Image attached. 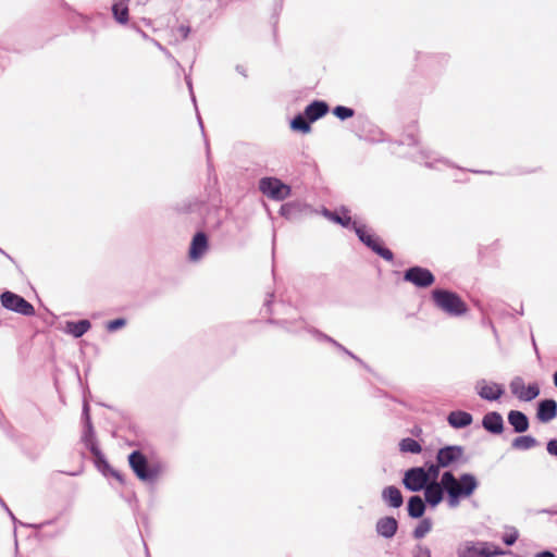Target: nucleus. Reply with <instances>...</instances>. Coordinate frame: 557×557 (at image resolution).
<instances>
[{
	"mask_svg": "<svg viewBox=\"0 0 557 557\" xmlns=\"http://www.w3.org/2000/svg\"><path fill=\"white\" fill-rule=\"evenodd\" d=\"M435 305L453 317H459L466 313L467 305L465 301L455 293L435 289L432 293Z\"/></svg>",
	"mask_w": 557,
	"mask_h": 557,
	"instance_id": "7ed1b4c3",
	"label": "nucleus"
},
{
	"mask_svg": "<svg viewBox=\"0 0 557 557\" xmlns=\"http://www.w3.org/2000/svg\"><path fill=\"white\" fill-rule=\"evenodd\" d=\"M382 498L393 508H399L403 505V495L395 486H387L382 492Z\"/></svg>",
	"mask_w": 557,
	"mask_h": 557,
	"instance_id": "412c9836",
	"label": "nucleus"
},
{
	"mask_svg": "<svg viewBox=\"0 0 557 557\" xmlns=\"http://www.w3.org/2000/svg\"><path fill=\"white\" fill-rule=\"evenodd\" d=\"M321 337H323L325 341H329V342H332L334 345H336L337 347H339L341 349H343L346 354H348L349 356H351L352 358L356 359V357L349 352L348 350H346L344 347H342L338 343H336L335 341H333L332 338L327 337L326 335H321Z\"/></svg>",
	"mask_w": 557,
	"mask_h": 557,
	"instance_id": "c9c22d12",
	"label": "nucleus"
},
{
	"mask_svg": "<svg viewBox=\"0 0 557 557\" xmlns=\"http://www.w3.org/2000/svg\"><path fill=\"white\" fill-rule=\"evenodd\" d=\"M90 326L91 324L88 320H81L78 322L69 321L65 324L64 331L67 334L78 338L83 336L90 329Z\"/></svg>",
	"mask_w": 557,
	"mask_h": 557,
	"instance_id": "5701e85b",
	"label": "nucleus"
},
{
	"mask_svg": "<svg viewBox=\"0 0 557 557\" xmlns=\"http://www.w3.org/2000/svg\"><path fill=\"white\" fill-rule=\"evenodd\" d=\"M413 557H431V552L428 547L417 546L413 552Z\"/></svg>",
	"mask_w": 557,
	"mask_h": 557,
	"instance_id": "72a5a7b5",
	"label": "nucleus"
},
{
	"mask_svg": "<svg viewBox=\"0 0 557 557\" xmlns=\"http://www.w3.org/2000/svg\"><path fill=\"white\" fill-rule=\"evenodd\" d=\"M536 445L537 441L530 435L518 436L511 443V446L518 450H528L535 447Z\"/></svg>",
	"mask_w": 557,
	"mask_h": 557,
	"instance_id": "a878e982",
	"label": "nucleus"
},
{
	"mask_svg": "<svg viewBox=\"0 0 557 557\" xmlns=\"http://www.w3.org/2000/svg\"><path fill=\"white\" fill-rule=\"evenodd\" d=\"M557 416V403L553 399L542 400L539 404L536 417L541 422H549Z\"/></svg>",
	"mask_w": 557,
	"mask_h": 557,
	"instance_id": "f3484780",
	"label": "nucleus"
},
{
	"mask_svg": "<svg viewBox=\"0 0 557 557\" xmlns=\"http://www.w3.org/2000/svg\"><path fill=\"white\" fill-rule=\"evenodd\" d=\"M445 487L443 485V475L441 476L440 482H431L424 488V498L425 502L432 506H437L444 497Z\"/></svg>",
	"mask_w": 557,
	"mask_h": 557,
	"instance_id": "4468645a",
	"label": "nucleus"
},
{
	"mask_svg": "<svg viewBox=\"0 0 557 557\" xmlns=\"http://www.w3.org/2000/svg\"><path fill=\"white\" fill-rule=\"evenodd\" d=\"M508 422L517 433L525 432L529 428L528 417L518 410H511L508 413Z\"/></svg>",
	"mask_w": 557,
	"mask_h": 557,
	"instance_id": "aec40b11",
	"label": "nucleus"
},
{
	"mask_svg": "<svg viewBox=\"0 0 557 557\" xmlns=\"http://www.w3.org/2000/svg\"><path fill=\"white\" fill-rule=\"evenodd\" d=\"M425 511V504L420 496H412L408 500V515L411 518H421Z\"/></svg>",
	"mask_w": 557,
	"mask_h": 557,
	"instance_id": "393cba45",
	"label": "nucleus"
},
{
	"mask_svg": "<svg viewBox=\"0 0 557 557\" xmlns=\"http://www.w3.org/2000/svg\"><path fill=\"white\" fill-rule=\"evenodd\" d=\"M83 418H84V421H85V430H84V434H83V442L85 443L86 447L89 448L91 454L99 461H102V455H101V453H100V450H99V448L97 446V443H96L95 432H94V428H92V424H91V421H90L89 407H88L87 403L84 404Z\"/></svg>",
	"mask_w": 557,
	"mask_h": 557,
	"instance_id": "9d476101",
	"label": "nucleus"
},
{
	"mask_svg": "<svg viewBox=\"0 0 557 557\" xmlns=\"http://www.w3.org/2000/svg\"><path fill=\"white\" fill-rule=\"evenodd\" d=\"M534 557H557L555 556L552 552L549 550H544V552H540V553H536L534 555Z\"/></svg>",
	"mask_w": 557,
	"mask_h": 557,
	"instance_id": "4c0bfd02",
	"label": "nucleus"
},
{
	"mask_svg": "<svg viewBox=\"0 0 557 557\" xmlns=\"http://www.w3.org/2000/svg\"><path fill=\"white\" fill-rule=\"evenodd\" d=\"M259 189L263 195L276 201L284 200L290 195V187L276 177L261 178Z\"/></svg>",
	"mask_w": 557,
	"mask_h": 557,
	"instance_id": "423d86ee",
	"label": "nucleus"
},
{
	"mask_svg": "<svg viewBox=\"0 0 557 557\" xmlns=\"http://www.w3.org/2000/svg\"><path fill=\"white\" fill-rule=\"evenodd\" d=\"M398 530V522L394 517H382L375 523V531L379 536L392 539Z\"/></svg>",
	"mask_w": 557,
	"mask_h": 557,
	"instance_id": "2eb2a0df",
	"label": "nucleus"
},
{
	"mask_svg": "<svg viewBox=\"0 0 557 557\" xmlns=\"http://www.w3.org/2000/svg\"><path fill=\"white\" fill-rule=\"evenodd\" d=\"M128 462L132 470L141 481L149 482L157 478L158 469L148 463L147 458L138 450L128 456Z\"/></svg>",
	"mask_w": 557,
	"mask_h": 557,
	"instance_id": "39448f33",
	"label": "nucleus"
},
{
	"mask_svg": "<svg viewBox=\"0 0 557 557\" xmlns=\"http://www.w3.org/2000/svg\"><path fill=\"white\" fill-rule=\"evenodd\" d=\"M547 451L553 456H557V440H550L547 443Z\"/></svg>",
	"mask_w": 557,
	"mask_h": 557,
	"instance_id": "f704fd0d",
	"label": "nucleus"
},
{
	"mask_svg": "<svg viewBox=\"0 0 557 557\" xmlns=\"http://www.w3.org/2000/svg\"><path fill=\"white\" fill-rule=\"evenodd\" d=\"M1 304L5 309L15 311L23 315L30 317L35 313V309L32 304L25 300L23 297L11 293L4 292L1 297Z\"/></svg>",
	"mask_w": 557,
	"mask_h": 557,
	"instance_id": "0eeeda50",
	"label": "nucleus"
},
{
	"mask_svg": "<svg viewBox=\"0 0 557 557\" xmlns=\"http://www.w3.org/2000/svg\"><path fill=\"white\" fill-rule=\"evenodd\" d=\"M112 474H113L116 479L121 480V476H120V474H119L117 472L112 471Z\"/></svg>",
	"mask_w": 557,
	"mask_h": 557,
	"instance_id": "a19ab883",
	"label": "nucleus"
},
{
	"mask_svg": "<svg viewBox=\"0 0 557 557\" xmlns=\"http://www.w3.org/2000/svg\"><path fill=\"white\" fill-rule=\"evenodd\" d=\"M322 214L334 223L341 224L345 227L352 225L359 239L371 248L379 256L387 261L393 259V253L387 248L382 247L380 239L371 234L364 226L358 225L357 222L351 221V216L348 214V210L343 209L342 213L332 212L327 209H323Z\"/></svg>",
	"mask_w": 557,
	"mask_h": 557,
	"instance_id": "f03ea898",
	"label": "nucleus"
},
{
	"mask_svg": "<svg viewBox=\"0 0 557 557\" xmlns=\"http://www.w3.org/2000/svg\"><path fill=\"white\" fill-rule=\"evenodd\" d=\"M482 425L493 434H500L504 430V420L500 413L493 411L483 417Z\"/></svg>",
	"mask_w": 557,
	"mask_h": 557,
	"instance_id": "a211bd4d",
	"label": "nucleus"
},
{
	"mask_svg": "<svg viewBox=\"0 0 557 557\" xmlns=\"http://www.w3.org/2000/svg\"><path fill=\"white\" fill-rule=\"evenodd\" d=\"M429 483L424 467L410 468L404 474L403 484L411 492L422 491Z\"/></svg>",
	"mask_w": 557,
	"mask_h": 557,
	"instance_id": "1a4fd4ad",
	"label": "nucleus"
},
{
	"mask_svg": "<svg viewBox=\"0 0 557 557\" xmlns=\"http://www.w3.org/2000/svg\"><path fill=\"white\" fill-rule=\"evenodd\" d=\"M447 421L451 428L462 429V428L470 425L472 423L473 419L469 412L456 410V411H451L448 414Z\"/></svg>",
	"mask_w": 557,
	"mask_h": 557,
	"instance_id": "6ab92c4d",
	"label": "nucleus"
},
{
	"mask_svg": "<svg viewBox=\"0 0 557 557\" xmlns=\"http://www.w3.org/2000/svg\"><path fill=\"white\" fill-rule=\"evenodd\" d=\"M290 127L301 133H308L310 131V125L302 115L295 116L290 122Z\"/></svg>",
	"mask_w": 557,
	"mask_h": 557,
	"instance_id": "c756f323",
	"label": "nucleus"
},
{
	"mask_svg": "<svg viewBox=\"0 0 557 557\" xmlns=\"http://www.w3.org/2000/svg\"><path fill=\"white\" fill-rule=\"evenodd\" d=\"M329 106L323 101H313L306 110L305 114L310 122H314L327 113Z\"/></svg>",
	"mask_w": 557,
	"mask_h": 557,
	"instance_id": "4be33fe9",
	"label": "nucleus"
},
{
	"mask_svg": "<svg viewBox=\"0 0 557 557\" xmlns=\"http://www.w3.org/2000/svg\"><path fill=\"white\" fill-rule=\"evenodd\" d=\"M443 468L442 466L436 463H426L424 467V473H426L428 481L431 482H438V475H440V469Z\"/></svg>",
	"mask_w": 557,
	"mask_h": 557,
	"instance_id": "c85d7f7f",
	"label": "nucleus"
},
{
	"mask_svg": "<svg viewBox=\"0 0 557 557\" xmlns=\"http://www.w3.org/2000/svg\"><path fill=\"white\" fill-rule=\"evenodd\" d=\"M128 1L129 0H113L112 13L120 24H125L128 21Z\"/></svg>",
	"mask_w": 557,
	"mask_h": 557,
	"instance_id": "b1692460",
	"label": "nucleus"
},
{
	"mask_svg": "<svg viewBox=\"0 0 557 557\" xmlns=\"http://www.w3.org/2000/svg\"><path fill=\"white\" fill-rule=\"evenodd\" d=\"M126 325V320L125 319H115V320H112L110 322H108L107 324V330L109 332H114V331H117L122 327H124Z\"/></svg>",
	"mask_w": 557,
	"mask_h": 557,
	"instance_id": "473e14b6",
	"label": "nucleus"
},
{
	"mask_svg": "<svg viewBox=\"0 0 557 557\" xmlns=\"http://www.w3.org/2000/svg\"><path fill=\"white\" fill-rule=\"evenodd\" d=\"M432 520L430 518L422 519L417 528L413 530V536L416 539H423L432 530Z\"/></svg>",
	"mask_w": 557,
	"mask_h": 557,
	"instance_id": "cd10ccee",
	"label": "nucleus"
},
{
	"mask_svg": "<svg viewBox=\"0 0 557 557\" xmlns=\"http://www.w3.org/2000/svg\"><path fill=\"white\" fill-rule=\"evenodd\" d=\"M139 33H140L141 37H143L145 40H149V41H150V39H151V38H149V36H148L145 32L140 30Z\"/></svg>",
	"mask_w": 557,
	"mask_h": 557,
	"instance_id": "58836bf2",
	"label": "nucleus"
},
{
	"mask_svg": "<svg viewBox=\"0 0 557 557\" xmlns=\"http://www.w3.org/2000/svg\"><path fill=\"white\" fill-rule=\"evenodd\" d=\"M187 85H188L189 89L191 90V84L189 81L187 82Z\"/></svg>",
	"mask_w": 557,
	"mask_h": 557,
	"instance_id": "79ce46f5",
	"label": "nucleus"
},
{
	"mask_svg": "<svg viewBox=\"0 0 557 557\" xmlns=\"http://www.w3.org/2000/svg\"><path fill=\"white\" fill-rule=\"evenodd\" d=\"M208 249V240L203 233H198L194 236L190 248L189 258L193 261L199 260Z\"/></svg>",
	"mask_w": 557,
	"mask_h": 557,
	"instance_id": "dca6fc26",
	"label": "nucleus"
},
{
	"mask_svg": "<svg viewBox=\"0 0 557 557\" xmlns=\"http://www.w3.org/2000/svg\"><path fill=\"white\" fill-rule=\"evenodd\" d=\"M405 280L419 287H426L434 282V276L429 270L414 267L406 271Z\"/></svg>",
	"mask_w": 557,
	"mask_h": 557,
	"instance_id": "ddd939ff",
	"label": "nucleus"
},
{
	"mask_svg": "<svg viewBox=\"0 0 557 557\" xmlns=\"http://www.w3.org/2000/svg\"><path fill=\"white\" fill-rule=\"evenodd\" d=\"M442 475L447 504L450 508L458 507L460 500L472 496L479 486L476 478L471 473H462L456 478L453 472L445 471Z\"/></svg>",
	"mask_w": 557,
	"mask_h": 557,
	"instance_id": "f257e3e1",
	"label": "nucleus"
},
{
	"mask_svg": "<svg viewBox=\"0 0 557 557\" xmlns=\"http://www.w3.org/2000/svg\"><path fill=\"white\" fill-rule=\"evenodd\" d=\"M509 388L511 394L522 401H531L540 394V387L536 383L525 386L521 376H515L509 383Z\"/></svg>",
	"mask_w": 557,
	"mask_h": 557,
	"instance_id": "6e6552de",
	"label": "nucleus"
},
{
	"mask_svg": "<svg viewBox=\"0 0 557 557\" xmlns=\"http://www.w3.org/2000/svg\"><path fill=\"white\" fill-rule=\"evenodd\" d=\"M504 552L492 542L466 541L457 548L458 557H495Z\"/></svg>",
	"mask_w": 557,
	"mask_h": 557,
	"instance_id": "20e7f679",
	"label": "nucleus"
},
{
	"mask_svg": "<svg viewBox=\"0 0 557 557\" xmlns=\"http://www.w3.org/2000/svg\"><path fill=\"white\" fill-rule=\"evenodd\" d=\"M150 41L154 45V47L163 51L168 57H171L170 52L159 41L154 39H150Z\"/></svg>",
	"mask_w": 557,
	"mask_h": 557,
	"instance_id": "e433bc0d",
	"label": "nucleus"
},
{
	"mask_svg": "<svg viewBox=\"0 0 557 557\" xmlns=\"http://www.w3.org/2000/svg\"><path fill=\"white\" fill-rule=\"evenodd\" d=\"M519 537V532L516 528H509L503 535V541L507 545H513Z\"/></svg>",
	"mask_w": 557,
	"mask_h": 557,
	"instance_id": "2f4dec72",
	"label": "nucleus"
},
{
	"mask_svg": "<svg viewBox=\"0 0 557 557\" xmlns=\"http://www.w3.org/2000/svg\"><path fill=\"white\" fill-rule=\"evenodd\" d=\"M399 449L403 453L419 454L422 447L416 440L407 437L400 441Z\"/></svg>",
	"mask_w": 557,
	"mask_h": 557,
	"instance_id": "bb28decb",
	"label": "nucleus"
},
{
	"mask_svg": "<svg viewBox=\"0 0 557 557\" xmlns=\"http://www.w3.org/2000/svg\"><path fill=\"white\" fill-rule=\"evenodd\" d=\"M333 113L336 117H338L339 120H346V119H349V117H352L355 112L352 109L350 108H347V107H343V106H337L334 110H333Z\"/></svg>",
	"mask_w": 557,
	"mask_h": 557,
	"instance_id": "7c9ffc66",
	"label": "nucleus"
},
{
	"mask_svg": "<svg viewBox=\"0 0 557 557\" xmlns=\"http://www.w3.org/2000/svg\"><path fill=\"white\" fill-rule=\"evenodd\" d=\"M554 384H555V385H556V387H557V371H556V372H555V374H554Z\"/></svg>",
	"mask_w": 557,
	"mask_h": 557,
	"instance_id": "ea45409f",
	"label": "nucleus"
},
{
	"mask_svg": "<svg viewBox=\"0 0 557 557\" xmlns=\"http://www.w3.org/2000/svg\"><path fill=\"white\" fill-rule=\"evenodd\" d=\"M463 448L451 445L441 448L437 451L436 460L443 468H448L462 461Z\"/></svg>",
	"mask_w": 557,
	"mask_h": 557,
	"instance_id": "9b49d317",
	"label": "nucleus"
},
{
	"mask_svg": "<svg viewBox=\"0 0 557 557\" xmlns=\"http://www.w3.org/2000/svg\"><path fill=\"white\" fill-rule=\"evenodd\" d=\"M474 389L481 398L490 401L497 400L504 394L502 384L485 379L476 381Z\"/></svg>",
	"mask_w": 557,
	"mask_h": 557,
	"instance_id": "f8f14e48",
	"label": "nucleus"
}]
</instances>
